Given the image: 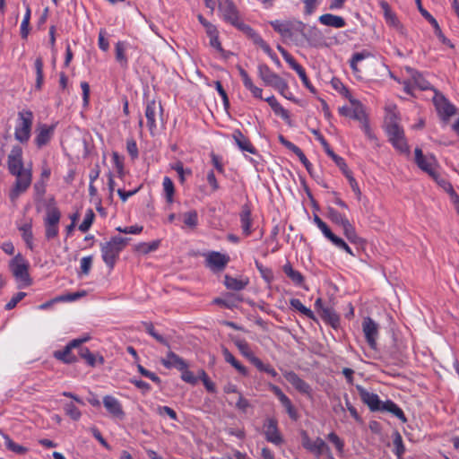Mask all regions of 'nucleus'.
<instances>
[{"instance_id":"nucleus-63","label":"nucleus","mask_w":459,"mask_h":459,"mask_svg":"<svg viewBox=\"0 0 459 459\" xmlns=\"http://www.w3.org/2000/svg\"><path fill=\"white\" fill-rule=\"evenodd\" d=\"M312 134L316 137V139L320 142V143L323 145L325 152L328 154V155H332L333 154V150L330 148L328 143L326 142V140L324 138V136L319 133L318 130H316V129H313L312 130Z\"/></svg>"},{"instance_id":"nucleus-30","label":"nucleus","mask_w":459,"mask_h":459,"mask_svg":"<svg viewBox=\"0 0 459 459\" xmlns=\"http://www.w3.org/2000/svg\"><path fill=\"white\" fill-rule=\"evenodd\" d=\"M303 446L305 448L316 452L319 455L323 454L326 449H328L326 443L320 437H317L314 441L306 437L303 441Z\"/></svg>"},{"instance_id":"nucleus-47","label":"nucleus","mask_w":459,"mask_h":459,"mask_svg":"<svg viewBox=\"0 0 459 459\" xmlns=\"http://www.w3.org/2000/svg\"><path fill=\"white\" fill-rule=\"evenodd\" d=\"M323 317L326 319L333 327H337L340 323L339 316L330 307H323Z\"/></svg>"},{"instance_id":"nucleus-32","label":"nucleus","mask_w":459,"mask_h":459,"mask_svg":"<svg viewBox=\"0 0 459 459\" xmlns=\"http://www.w3.org/2000/svg\"><path fill=\"white\" fill-rule=\"evenodd\" d=\"M282 270L294 284L304 287V276L296 271L290 263L285 264Z\"/></svg>"},{"instance_id":"nucleus-31","label":"nucleus","mask_w":459,"mask_h":459,"mask_svg":"<svg viewBox=\"0 0 459 459\" xmlns=\"http://www.w3.org/2000/svg\"><path fill=\"white\" fill-rule=\"evenodd\" d=\"M240 222H241V229L243 231V234L245 236H249L252 232L251 230V211L250 209L245 205L242 207V211L240 212Z\"/></svg>"},{"instance_id":"nucleus-27","label":"nucleus","mask_w":459,"mask_h":459,"mask_svg":"<svg viewBox=\"0 0 459 459\" xmlns=\"http://www.w3.org/2000/svg\"><path fill=\"white\" fill-rule=\"evenodd\" d=\"M232 138L240 150L248 152L252 154L256 152L255 148L253 146L249 139L246 137L240 130H235L232 134Z\"/></svg>"},{"instance_id":"nucleus-45","label":"nucleus","mask_w":459,"mask_h":459,"mask_svg":"<svg viewBox=\"0 0 459 459\" xmlns=\"http://www.w3.org/2000/svg\"><path fill=\"white\" fill-rule=\"evenodd\" d=\"M370 56V53L368 51L357 52L354 53L350 65L354 74L359 73V69L358 68V63Z\"/></svg>"},{"instance_id":"nucleus-40","label":"nucleus","mask_w":459,"mask_h":459,"mask_svg":"<svg viewBox=\"0 0 459 459\" xmlns=\"http://www.w3.org/2000/svg\"><path fill=\"white\" fill-rule=\"evenodd\" d=\"M2 437L4 440V445L8 450H10L15 454H18V455H24L28 452L27 447L14 443L9 436H7L5 434H2Z\"/></svg>"},{"instance_id":"nucleus-56","label":"nucleus","mask_w":459,"mask_h":459,"mask_svg":"<svg viewBox=\"0 0 459 459\" xmlns=\"http://www.w3.org/2000/svg\"><path fill=\"white\" fill-rule=\"evenodd\" d=\"M254 365L257 368V369L267 373L268 375L272 376L273 377H276L278 376L276 370L273 367H271L268 364H264L260 359H255Z\"/></svg>"},{"instance_id":"nucleus-21","label":"nucleus","mask_w":459,"mask_h":459,"mask_svg":"<svg viewBox=\"0 0 459 459\" xmlns=\"http://www.w3.org/2000/svg\"><path fill=\"white\" fill-rule=\"evenodd\" d=\"M103 405L108 412L114 418L122 420L125 417V412L120 402L111 395L103 397Z\"/></svg>"},{"instance_id":"nucleus-50","label":"nucleus","mask_w":459,"mask_h":459,"mask_svg":"<svg viewBox=\"0 0 459 459\" xmlns=\"http://www.w3.org/2000/svg\"><path fill=\"white\" fill-rule=\"evenodd\" d=\"M30 19V8L29 4H26V13L21 24V36L22 39H26L29 35V26Z\"/></svg>"},{"instance_id":"nucleus-41","label":"nucleus","mask_w":459,"mask_h":459,"mask_svg":"<svg viewBox=\"0 0 459 459\" xmlns=\"http://www.w3.org/2000/svg\"><path fill=\"white\" fill-rule=\"evenodd\" d=\"M393 444L394 446V452L398 457V459H402L404 452H405V446L403 442V437L401 434L398 431H395L393 434Z\"/></svg>"},{"instance_id":"nucleus-14","label":"nucleus","mask_w":459,"mask_h":459,"mask_svg":"<svg viewBox=\"0 0 459 459\" xmlns=\"http://www.w3.org/2000/svg\"><path fill=\"white\" fill-rule=\"evenodd\" d=\"M415 161L420 169L427 172L431 178H436L437 160L434 156H424L421 150L416 148Z\"/></svg>"},{"instance_id":"nucleus-43","label":"nucleus","mask_w":459,"mask_h":459,"mask_svg":"<svg viewBox=\"0 0 459 459\" xmlns=\"http://www.w3.org/2000/svg\"><path fill=\"white\" fill-rule=\"evenodd\" d=\"M143 325L144 326L145 331L151 336H152L157 342L169 348V343L168 342V341L162 335H160L155 331L152 323L143 322Z\"/></svg>"},{"instance_id":"nucleus-12","label":"nucleus","mask_w":459,"mask_h":459,"mask_svg":"<svg viewBox=\"0 0 459 459\" xmlns=\"http://www.w3.org/2000/svg\"><path fill=\"white\" fill-rule=\"evenodd\" d=\"M389 141L394 147L401 153L408 154L410 152L409 145L406 142L403 129L399 125H392L385 127Z\"/></svg>"},{"instance_id":"nucleus-53","label":"nucleus","mask_w":459,"mask_h":459,"mask_svg":"<svg viewBox=\"0 0 459 459\" xmlns=\"http://www.w3.org/2000/svg\"><path fill=\"white\" fill-rule=\"evenodd\" d=\"M94 212L91 209H89L85 214V217L82 221V222L79 225V230L82 232H86L91 228L93 219H94Z\"/></svg>"},{"instance_id":"nucleus-38","label":"nucleus","mask_w":459,"mask_h":459,"mask_svg":"<svg viewBox=\"0 0 459 459\" xmlns=\"http://www.w3.org/2000/svg\"><path fill=\"white\" fill-rule=\"evenodd\" d=\"M222 354L224 357V359L230 363L232 367H234L240 374L247 376V369L246 367L241 365L235 357L230 352L228 349H223Z\"/></svg>"},{"instance_id":"nucleus-39","label":"nucleus","mask_w":459,"mask_h":459,"mask_svg":"<svg viewBox=\"0 0 459 459\" xmlns=\"http://www.w3.org/2000/svg\"><path fill=\"white\" fill-rule=\"evenodd\" d=\"M385 127L392 125H398V113L396 111V106L388 105L385 107Z\"/></svg>"},{"instance_id":"nucleus-49","label":"nucleus","mask_w":459,"mask_h":459,"mask_svg":"<svg viewBox=\"0 0 459 459\" xmlns=\"http://www.w3.org/2000/svg\"><path fill=\"white\" fill-rule=\"evenodd\" d=\"M36 88L40 89L43 84V60L40 56L35 60Z\"/></svg>"},{"instance_id":"nucleus-23","label":"nucleus","mask_w":459,"mask_h":459,"mask_svg":"<svg viewBox=\"0 0 459 459\" xmlns=\"http://www.w3.org/2000/svg\"><path fill=\"white\" fill-rule=\"evenodd\" d=\"M284 377L293 387L301 394H309L311 388L307 383L301 379L295 372L288 371L284 373Z\"/></svg>"},{"instance_id":"nucleus-16","label":"nucleus","mask_w":459,"mask_h":459,"mask_svg":"<svg viewBox=\"0 0 459 459\" xmlns=\"http://www.w3.org/2000/svg\"><path fill=\"white\" fill-rule=\"evenodd\" d=\"M356 389L359 394L361 401L368 405L372 411H377L381 410L382 401L378 395L368 392L363 386L357 385Z\"/></svg>"},{"instance_id":"nucleus-20","label":"nucleus","mask_w":459,"mask_h":459,"mask_svg":"<svg viewBox=\"0 0 459 459\" xmlns=\"http://www.w3.org/2000/svg\"><path fill=\"white\" fill-rule=\"evenodd\" d=\"M269 389L277 396L282 406L285 408L287 413L289 416L296 420L297 419V411L294 408V406L291 403V401L290 398L281 390L280 387L273 384L268 385Z\"/></svg>"},{"instance_id":"nucleus-52","label":"nucleus","mask_w":459,"mask_h":459,"mask_svg":"<svg viewBox=\"0 0 459 459\" xmlns=\"http://www.w3.org/2000/svg\"><path fill=\"white\" fill-rule=\"evenodd\" d=\"M160 243V240H154L151 243H140L136 247V250L142 254H148L150 252L155 251L159 247Z\"/></svg>"},{"instance_id":"nucleus-62","label":"nucleus","mask_w":459,"mask_h":459,"mask_svg":"<svg viewBox=\"0 0 459 459\" xmlns=\"http://www.w3.org/2000/svg\"><path fill=\"white\" fill-rule=\"evenodd\" d=\"M26 296V293L25 292H18L16 293L11 299L9 302L6 303L5 305V309L6 310H11L13 308H14L16 307V305L22 300L23 299V298Z\"/></svg>"},{"instance_id":"nucleus-2","label":"nucleus","mask_w":459,"mask_h":459,"mask_svg":"<svg viewBox=\"0 0 459 459\" xmlns=\"http://www.w3.org/2000/svg\"><path fill=\"white\" fill-rule=\"evenodd\" d=\"M219 13L222 19L243 31L249 39L256 32L247 24L244 23L240 18L237 6L231 0H221L219 2Z\"/></svg>"},{"instance_id":"nucleus-9","label":"nucleus","mask_w":459,"mask_h":459,"mask_svg":"<svg viewBox=\"0 0 459 459\" xmlns=\"http://www.w3.org/2000/svg\"><path fill=\"white\" fill-rule=\"evenodd\" d=\"M258 76L266 86L274 88L281 94H284V91L288 90L287 82L266 65H258Z\"/></svg>"},{"instance_id":"nucleus-4","label":"nucleus","mask_w":459,"mask_h":459,"mask_svg":"<svg viewBox=\"0 0 459 459\" xmlns=\"http://www.w3.org/2000/svg\"><path fill=\"white\" fill-rule=\"evenodd\" d=\"M128 238L114 237L109 241L100 245L101 256L109 269H113L120 252L127 245Z\"/></svg>"},{"instance_id":"nucleus-33","label":"nucleus","mask_w":459,"mask_h":459,"mask_svg":"<svg viewBox=\"0 0 459 459\" xmlns=\"http://www.w3.org/2000/svg\"><path fill=\"white\" fill-rule=\"evenodd\" d=\"M250 39L255 45L260 47L276 65H280V60L277 56L273 52L270 46L257 33L253 35Z\"/></svg>"},{"instance_id":"nucleus-25","label":"nucleus","mask_w":459,"mask_h":459,"mask_svg":"<svg viewBox=\"0 0 459 459\" xmlns=\"http://www.w3.org/2000/svg\"><path fill=\"white\" fill-rule=\"evenodd\" d=\"M54 133L53 126L39 125L37 128V135L35 143L39 148H41L48 143Z\"/></svg>"},{"instance_id":"nucleus-7","label":"nucleus","mask_w":459,"mask_h":459,"mask_svg":"<svg viewBox=\"0 0 459 459\" xmlns=\"http://www.w3.org/2000/svg\"><path fill=\"white\" fill-rule=\"evenodd\" d=\"M61 218V212L56 204H49L46 209L44 218L45 236L47 239H52L57 237L59 232L58 224Z\"/></svg>"},{"instance_id":"nucleus-24","label":"nucleus","mask_w":459,"mask_h":459,"mask_svg":"<svg viewBox=\"0 0 459 459\" xmlns=\"http://www.w3.org/2000/svg\"><path fill=\"white\" fill-rule=\"evenodd\" d=\"M411 73V80L404 82V91L411 94L414 87L420 90H427L429 88V83L427 82L420 74L418 72L410 70Z\"/></svg>"},{"instance_id":"nucleus-37","label":"nucleus","mask_w":459,"mask_h":459,"mask_svg":"<svg viewBox=\"0 0 459 459\" xmlns=\"http://www.w3.org/2000/svg\"><path fill=\"white\" fill-rule=\"evenodd\" d=\"M235 344L241 354L246 357L253 365L255 364V359H259L254 355L248 343L245 340L238 339L235 341Z\"/></svg>"},{"instance_id":"nucleus-6","label":"nucleus","mask_w":459,"mask_h":459,"mask_svg":"<svg viewBox=\"0 0 459 459\" xmlns=\"http://www.w3.org/2000/svg\"><path fill=\"white\" fill-rule=\"evenodd\" d=\"M13 276L15 278L18 288H25L31 284L29 274V263L19 254L9 264Z\"/></svg>"},{"instance_id":"nucleus-3","label":"nucleus","mask_w":459,"mask_h":459,"mask_svg":"<svg viewBox=\"0 0 459 459\" xmlns=\"http://www.w3.org/2000/svg\"><path fill=\"white\" fill-rule=\"evenodd\" d=\"M351 104V107H342L339 113L342 116L351 117L361 124V129L366 136L371 141H377V137L369 127L368 121L362 104L351 96L347 97Z\"/></svg>"},{"instance_id":"nucleus-15","label":"nucleus","mask_w":459,"mask_h":459,"mask_svg":"<svg viewBox=\"0 0 459 459\" xmlns=\"http://www.w3.org/2000/svg\"><path fill=\"white\" fill-rule=\"evenodd\" d=\"M433 102L438 115L443 120H447L455 114V107L450 103L444 95L436 93L433 98Z\"/></svg>"},{"instance_id":"nucleus-48","label":"nucleus","mask_w":459,"mask_h":459,"mask_svg":"<svg viewBox=\"0 0 459 459\" xmlns=\"http://www.w3.org/2000/svg\"><path fill=\"white\" fill-rule=\"evenodd\" d=\"M290 304L292 308L299 311L301 314L305 315L308 318H313L314 317L313 312L309 308L305 307L299 299H291L290 300Z\"/></svg>"},{"instance_id":"nucleus-29","label":"nucleus","mask_w":459,"mask_h":459,"mask_svg":"<svg viewBox=\"0 0 459 459\" xmlns=\"http://www.w3.org/2000/svg\"><path fill=\"white\" fill-rule=\"evenodd\" d=\"M238 69L239 72V75L241 76L244 86L251 91V93L253 94V96L255 98L262 99V91H263L262 89L259 87H256L253 83L251 78L249 77L247 73L242 67L238 66Z\"/></svg>"},{"instance_id":"nucleus-46","label":"nucleus","mask_w":459,"mask_h":459,"mask_svg":"<svg viewBox=\"0 0 459 459\" xmlns=\"http://www.w3.org/2000/svg\"><path fill=\"white\" fill-rule=\"evenodd\" d=\"M381 6L385 12V18L386 22L391 26L398 27L399 22H398L396 16L394 15V13H392V11L389 7V4L386 2H382Z\"/></svg>"},{"instance_id":"nucleus-36","label":"nucleus","mask_w":459,"mask_h":459,"mask_svg":"<svg viewBox=\"0 0 459 459\" xmlns=\"http://www.w3.org/2000/svg\"><path fill=\"white\" fill-rule=\"evenodd\" d=\"M385 411H389L393 413L394 416H396L399 420H401L403 422H406L407 419L401 408H399L394 402L392 401H386L383 402L381 405V410Z\"/></svg>"},{"instance_id":"nucleus-64","label":"nucleus","mask_w":459,"mask_h":459,"mask_svg":"<svg viewBox=\"0 0 459 459\" xmlns=\"http://www.w3.org/2000/svg\"><path fill=\"white\" fill-rule=\"evenodd\" d=\"M327 438L330 442H332L334 445V446L339 452H342L343 450V442L335 433L332 432L328 434Z\"/></svg>"},{"instance_id":"nucleus-19","label":"nucleus","mask_w":459,"mask_h":459,"mask_svg":"<svg viewBox=\"0 0 459 459\" xmlns=\"http://www.w3.org/2000/svg\"><path fill=\"white\" fill-rule=\"evenodd\" d=\"M264 429L267 441L274 445H281L282 443V437L278 430L276 420L268 419L264 425Z\"/></svg>"},{"instance_id":"nucleus-28","label":"nucleus","mask_w":459,"mask_h":459,"mask_svg":"<svg viewBox=\"0 0 459 459\" xmlns=\"http://www.w3.org/2000/svg\"><path fill=\"white\" fill-rule=\"evenodd\" d=\"M318 20L321 24L336 29L343 28L346 25L345 20L342 17L332 13L323 14Z\"/></svg>"},{"instance_id":"nucleus-58","label":"nucleus","mask_w":459,"mask_h":459,"mask_svg":"<svg viewBox=\"0 0 459 459\" xmlns=\"http://www.w3.org/2000/svg\"><path fill=\"white\" fill-rule=\"evenodd\" d=\"M198 377L202 379V381H203L205 388L207 389V391H209L211 393H214L215 392V385H214V383L210 380V378L208 377L206 372L204 369H200L198 371Z\"/></svg>"},{"instance_id":"nucleus-57","label":"nucleus","mask_w":459,"mask_h":459,"mask_svg":"<svg viewBox=\"0 0 459 459\" xmlns=\"http://www.w3.org/2000/svg\"><path fill=\"white\" fill-rule=\"evenodd\" d=\"M112 160L113 163L117 169V172L119 178H123L125 171H124V162L122 158L119 156V154L116 152L112 153Z\"/></svg>"},{"instance_id":"nucleus-11","label":"nucleus","mask_w":459,"mask_h":459,"mask_svg":"<svg viewBox=\"0 0 459 459\" xmlns=\"http://www.w3.org/2000/svg\"><path fill=\"white\" fill-rule=\"evenodd\" d=\"M163 108L160 102L152 100L147 102L145 108V117L147 126L152 135H154L157 130L158 120L162 121Z\"/></svg>"},{"instance_id":"nucleus-5","label":"nucleus","mask_w":459,"mask_h":459,"mask_svg":"<svg viewBox=\"0 0 459 459\" xmlns=\"http://www.w3.org/2000/svg\"><path fill=\"white\" fill-rule=\"evenodd\" d=\"M270 24L282 38L292 40L297 45L299 41V35L304 36L305 25L300 22L275 20L270 22Z\"/></svg>"},{"instance_id":"nucleus-18","label":"nucleus","mask_w":459,"mask_h":459,"mask_svg":"<svg viewBox=\"0 0 459 459\" xmlns=\"http://www.w3.org/2000/svg\"><path fill=\"white\" fill-rule=\"evenodd\" d=\"M230 261V257L219 252H210L206 255V264L213 271H222Z\"/></svg>"},{"instance_id":"nucleus-59","label":"nucleus","mask_w":459,"mask_h":459,"mask_svg":"<svg viewBox=\"0 0 459 459\" xmlns=\"http://www.w3.org/2000/svg\"><path fill=\"white\" fill-rule=\"evenodd\" d=\"M172 169L177 171L178 174L179 179L181 183L185 181L186 175H191L192 171L189 169H185L181 161H178L174 165H172Z\"/></svg>"},{"instance_id":"nucleus-10","label":"nucleus","mask_w":459,"mask_h":459,"mask_svg":"<svg viewBox=\"0 0 459 459\" xmlns=\"http://www.w3.org/2000/svg\"><path fill=\"white\" fill-rule=\"evenodd\" d=\"M328 218L335 224L341 226L345 237L352 243H358L360 238L357 235L355 228L349 220L333 208H329L327 212Z\"/></svg>"},{"instance_id":"nucleus-61","label":"nucleus","mask_w":459,"mask_h":459,"mask_svg":"<svg viewBox=\"0 0 459 459\" xmlns=\"http://www.w3.org/2000/svg\"><path fill=\"white\" fill-rule=\"evenodd\" d=\"M92 265V256H85L81 259V273L88 275Z\"/></svg>"},{"instance_id":"nucleus-55","label":"nucleus","mask_w":459,"mask_h":459,"mask_svg":"<svg viewBox=\"0 0 459 459\" xmlns=\"http://www.w3.org/2000/svg\"><path fill=\"white\" fill-rule=\"evenodd\" d=\"M77 349H78V355H79L82 359H85V360H86V362H87L90 366H91V367L95 366V361H96L95 357H94V355H93V354L89 351V349H87V348H82L81 346H80L79 348H77Z\"/></svg>"},{"instance_id":"nucleus-42","label":"nucleus","mask_w":459,"mask_h":459,"mask_svg":"<svg viewBox=\"0 0 459 459\" xmlns=\"http://www.w3.org/2000/svg\"><path fill=\"white\" fill-rule=\"evenodd\" d=\"M22 237L30 249H33V233L30 223H25L19 228Z\"/></svg>"},{"instance_id":"nucleus-13","label":"nucleus","mask_w":459,"mask_h":459,"mask_svg":"<svg viewBox=\"0 0 459 459\" xmlns=\"http://www.w3.org/2000/svg\"><path fill=\"white\" fill-rule=\"evenodd\" d=\"M89 338L74 339L70 342L62 351L54 352V357L64 363L70 364L77 360L76 355L73 353L74 349H77L82 343L86 342Z\"/></svg>"},{"instance_id":"nucleus-8","label":"nucleus","mask_w":459,"mask_h":459,"mask_svg":"<svg viewBox=\"0 0 459 459\" xmlns=\"http://www.w3.org/2000/svg\"><path fill=\"white\" fill-rule=\"evenodd\" d=\"M33 114L30 110H22L18 113V121L15 126L14 137L20 143H27L30 137Z\"/></svg>"},{"instance_id":"nucleus-22","label":"nucleus","mask_w":459,"mask_h":459,"mask_svg":"<svg viewBox=\"0 0 459 459\" xmlns=\"http://www.w3.org/2000/svg\"><path fill=\"white\" fill-rule=\"evenodd\" d=\"M416 3L418 5V9H419L420 13H421V15L423 17H425L433 26L434 31H435V34L437 35V37L442 41V43L446 44V45L450 46L451 48H453V45L450 43V40L448 39H446L445 37V35L443 34L437 20L427 10H425L422 7L421 1L416 0Z\"/></svg>"},{"instance_id":"nucleus-35","label":"nucleus","mask_w":459,"mask_h":459,"mask_svg":"<svg viewBox=\"0 0 459 459\" xmlns=\"http://www.w3.org/2000/svg\"><path fill=\"white\" fill-rule=\"evenodd\" d=\"M248 282L247 279H237L230 275L224 277V284L229 290H241L247 287Z\"/></svg>"},{"instance_id":"nucleus-1","label":"nucleus","mask_w":459,"mask_h":459,"mask_svg":"<svg viewBox=\"0 0 459 459\" xmlns=\"http://www.w3.org/2000/svg\"><path fill=\"white\" fill-rule=\"evenodd\" d=\"M7 165L9 172L16 178L9 193L11 202L15 203L17 198L29 188L32 179L30 169H25L23 166L22 150L20 146L13 147L8 155Z\"/></svg>"},{"instance_id":"nucleus-54","label":"nucleus","mask_w":459,"mask_h":459,"mask_svg":"<svg viewBox=\"0 0 459 459\" xmlns=\"http://www.w3.org/2000/svg\"><path fill=\"white\" fill-rule=\"evenodd\" d=\"M255 266L259 271L262 278L268 283L273 280V273L270 268L264 267L261 263L255 261Z\"/></svg>"},{"instance_id":"nucleus-34","label":"nucleus","mask_w":459,"mask_h":459,"mask_svg":"<svg viewBox=\"0 0 459 459\" xmlns=\"http://www.w3.org/2000/svg\"><path fill=\"white\" fill-rule=\"evenodd\" d=\"M127 43L125 41H118L115 46L116 60L124 68L127 67L128 59L126 55Z\"/></svg>"},{"instance_id":"nucleus-17","label":"nucleus","mask_w":459,"mask_h":459,"mask_svg":"<svg viewBox=\"0 0 459 459\" xmlns=\"http://www.w3.org/2000/svg\"><path fill=\"white\" fill-rule=\"evenodd\" d=\"M363 333L368 345L376 349L377 338L378 335V325L370 317H367L362 323Z\"/></svg>"},{"instance_id":"nucleus-44","label":"nucleus","mask_w":459,"mask_h":459,"mask_svg":"<svg viewBox=\"0 0 459 459\" xmlns=\"http://www.w3.org/2000/svg\"><path fill=\"white\" fill-rule=\"evenodd\" d=\"M162 186L167 202L169 204H172L173 196L175 194V187L172 180L169 177H165L163 179Z\"/></svg>"},{"instance_id":"nucleus-60","label":"nucleus","mask_w":459,"mask_h":459,"mask_svg":"<svg viewBox=\"0 0 459 459\" xmlns=\"http://www.w3.org/2000/svg\"><path fill=\"white\" fill-rule=\"evenodd\" d=\"M65 413L74 420H78L81 418V411L73 403H67L65 406Z\"/></svg>"},{"instance_id":"nucleus-51","label":"nucleus","mask_w":459,"mask_h":459,"mask_svg":"<svg viewBox=\"0 0 459 459\" xmlns=\"http://www.w3.org/2000/svg\"><path fill=\"white\" fill-rule=\"evenodd\" d=\"M184 223L189 228H195L198 223L197 212L195 210L185 212L183 215Z\"/></svg>"},{"instance_id":"nucleus-26","label":"nucleus","mask_w":459,"mask_h":459,"mask_svg":"<svg viewBox=\"0 0 459 459\" xmlns=\"http://www.w3.org/2000/svg\"><path fill=\"white\" fill-rule=\"evenodd\" d=\"M162 365L167 368H176L178 370L187 368V363L173 351H169L167 357L161 359Z\"/></svg>"}]
</instances>
